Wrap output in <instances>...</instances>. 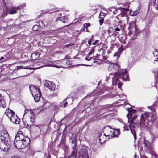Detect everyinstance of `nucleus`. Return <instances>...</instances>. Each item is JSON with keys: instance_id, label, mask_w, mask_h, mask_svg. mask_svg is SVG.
Masks as SVG:
<instances>
[{"instance_id": "f257e3e1", "label": "nucleus", "mask_w": 158, "mask_h": 158, "mask_svg": "<svg viewBox=\"0 0 158 158\" xmlns=\"http://www.w3.org/2000/svg\"><path fill=\"white\" fill-rule=\"evenodd\" d=\"M108 78L112 79L113 83L118 84L119 88L121 86L123 81L129 80V76L126 70H121L117 72L110 73Z\"/></svg>"}, {"instance_id": "f03ea898", "label": "nucleus", "mask_w": 158, "mask_h": 158, "mask_svg": "<svg viewBox=\"0 0 158 158\" xmlns=\"http://www.w3.org/2000/svg\"><path fill=\"white\" fill-rule=\"evenodd\" d=\"M30 142L29 138L25 136L22 131H19L17 133L15 138L14 144L16 148L21 149L27 146Z\"/></svg>"}, {"instance_id": "7ed1b4c3", "label": "nucleus", "mask_w": 158, "mask_h": 158, "mask_svg": "<svg viewBox=\"0 0 158 158\" xmlns=\"http://www.w3.org/2000/svg\"><path fill=\"white\" fill-rule=\"evenodd\" d=\"M11 139L9 135L6 131H2L0 133V149L6 151L10 148Z\"/></svg>"}, {"instance_id": "20e7f679", "label": "nucleus", "mask_w": 158, "mask_h": 158, "mask_svg": "<svg viewBox=\"0 0 158 158\" xmlns=\"http://www.w3.org/2000/svg\"><path fill=\"white\" fill-rule=\"evenodd\" d=\"M29 89L35 101L38 102L41 96V93L39 88L36 86L32 85L29 86Z\"/></svg>"}, {"instance_id": "39448f33", "label": "nucleus", "mask_w": 158, "mask_h": 158, "mask_svg": "<svg viewBox=\"0 0 158 158\" xmlns=\"http://www.w3.org/2000/svg\"><path fill=\"white\" fill-rule=\"evenodd\" d=\"M139 125H140V122L139 123H135L133 121L131 122L129 125L130 130L134 136L135 140L136 139L135 130L139 127Z\"/></svg>"}, {"instance_id": "423d86ee", "label": "nucleus", "mask_w": 158, "mask_h": 158, "mask_svg": "<svg viewBox=\"0 0 158 158\" xmlns=\"http://www.w3.org/2000/svg\"><path fill=\"white\" fill-rule=\"evenodd\" d=\"M44 85L48 88L50 90L54 91L55 89L56 86L55 84L51 81L45 80L44 83Z\"/></svg>"}, {"instance_id": "0eeeda50", "label": "nucleus", "mask_w": 158, "mask_h": 158, "mask_svg": "<svg viewBox=\"0 0 158 158\" xmlns=\"http://www.w3.org/2000/svg\"><path fill=\"white\" fill-rule=\"evenodd\" d=\"M153 119L152 117V114L150 113L146 112L144 114L141 115L140 120H151Z\"/></svg>"}, {"instance_id": "6e6552de", "label": "nucleus", "mask_w": 158, "mask_h": 158, "mask_svg": "<svg viewBox=\"0 0 158 158\" xmlns=\"http://www.w3.org/2000/svg\"><path fill=\"white\" fill-rule=\"evenodd\" d=\"M140 125H144L147 127H150L153 123V119L151 120H140Z\"/></svg>"}, {"instance_id": "1a4fd4ad", "label": "nucleus", "mask_w": 158, "mask_h": 158, "mask_svg": "<svg viewBox=\"0 0 158 158\" xmlns=\"http://www.w3.org/2000/svg\"><path fill=\"white\" fill-rule=\"evenodd\" d=\"M11 121L14 123L18 124L20 122V119L15 114L9 118Z\"/></svg>"}, {"instance_id": "9d476101", "label": "nucleus", "mask_w": 158, "mask_h": 158, "mask_svg": "<svg viewBox=\"0 0 158 158\" xmlns=\"http://www.w3.org/2000/svg\"><path fill=\"white\" fill-rule=\"evenodd\" d=\"M78 158H89L87 152L83 150H81L79 153Z\"/></svg>"}, {"instance_id": "9b49d317", "label": "nucleus", "mask_w": 158, "mask_h": 158, "mask_svg": "<svg viewBox=\"0 0 158 158\" xmlns=\"http://www.w3.org/2000/svg\"><path fill=\"white\" fill-rule=\"evenodd\" d=\"M76 143L74 142V146L72 147L73 151L71 152V154L70 156V158L71 157H74V158H76V156L77 155V150L76 148Z\"/></svg>"}, {"instance_id": "f8f14e48", "label": "nucleus", "mask_w": 158, "mask_h": 158, "mask_svg": "<svg viewBox=\"0 0 158 158\" xmlns=\"http://www.w3.org/2000/svg\"><path fill=\"white\" fill-rule=\"evenodd\" d=\"M15 114V113L13 110L9 108L7 109L5 112V114L9 118H10L11 116H13Z\"/></svg>"}, {"instance_id": "ddd939ff", "label": "nucleus", "mask_w": 158, "mask_h": 158, "mask_svg": "<svg viewBox=\"0 0 158 158\" xmlns=\"http://www.w3.org/2000/svg\"><path fill=\"white\" fill-rule=\"evenodd\" d=\"M119 39L120 41L124 44H126L127 42H128V40L127 37L125 35L120 36Z\"/></svg>"}, {"instance_id": "4468645a", "label": "nucleus", "mask_w": 158, "mask_h": 158, "mask_svg": "<svg viewBox=\"0 0 158 158\" xmlns=\"http://www.w3.org/2000/svg\"><path fill=\"white\" fill-rule=\"evenodd\" d=\"M0 107L3 108H5L6 107V104L3 97L1 94H0Z\"/></svg>"}, {"instance_id": "2eb2a0df", "label": "nucleus", "mask_w": 158, "mask_h": 158, "mask_svg": "<svg viewBox=\"0 0 158 158\" xmlns=\"http://www.w3.org/2000/svg\"><path fill=\"white\" fill-rule=\"evenodd\" d=\"M136 27V26L135 23L134 21H132L129 24V27L128 29L129 31H131L132 30L135 29V28Z\"/></svg>"}, {"instance_id": "dca6fc26", "label": "nucleus", "mask_w": 158, "mask_h": 158, "mask_svg": "<svg viewBox=\"0 0 158 158\" xmlns=\"http://www.w3.org/2000/svg\"><path fill=\"white\" fill-rule=\"evenodd\" d=\"M39 54L38 52L32 53L31 55V59L32 60H36L39 58Z\"/></svg>"}, {"instance_id": "f3484780", "label": "nucleus", "mask_w": 158, "mask_h": 158, "mask_svg": "<svg viewBox=\"0 0 158 158\" xmlns=\"http://www.w3.org/2000/svg\"><path fill=\"white\" fill-rule=\"evenodd\" d=\"M135 34H134V39H136L137 35L140 33V30L137 28V27L135 28Z\"/></svg>"}, {"instance_id": "a211bd4d", "label": "nucleus", "mask_w": 158, "mask_h": 158, "mask_svg": "<svg viewBox=\"0 0 158 158\" xmlns=\"http://www.w3.org/2000/svg\"><path fill=\"white\" fill-rule=\"evenodd\" d=\"M114 67H117V64L110 63L108 67V69L109 71H113V68Z\"/></svg>"}, {"instance_id": "6ab92c4d", "label": "nucleus", "mask_w": 158, "mask_h": 158, "mask_svg": "<svg viewBox=\"0 0 158 158\" xmlns=\"http://www.w3.org/2000/svg\"><path fill=\"white\" fill-rule=\"evenodd\" d=\"M66 98L65 100H63L62 102L60 103L59 105L60 107H65L68 104V102L66 101Z\"/></svg>"}, {"instance_id": "aec40b11", "label": "nucleus", "mask_w": 158, "mask_h": 158, "mask_svg": "<svg viewBox=\"0 0 158 158\" xmlns=\"http://www.w3.org/2000/svg\"><path fill=\"white\" fill-rule=\"evenodd\" d=\"M34 118L32 117H31L30 118V121L29 122V126H30L31 127L33 126L34 124Z\"/></svg>"}, {"instance_id": "412c9836", "label": "nucleus", "mask_w": 158, "mask_h": 158, "mask_svg": "<svg viewBox=\"0 0 158 158\" xmlns=\"http://www.w3.org/2000/svg\"><path fill=\"white\" fill-rule=\"evenodd\" d=\"M90 24L89 23H87L85 24L83 26V27H84L83 31H85L86 32L89 31H88V27H90Z\"/></svg>"}, {"instance_id": "4be33fe9", "label": "nucleus", "mask_w": 158, "mask_h": 158, "mask_svg": "<svg viewBox=\"0 0 158 158\" xmlns=\"http://www.w3.org/2000/svg\"><path fill=\"white\" fill-rule=\"evenodd\" d=\"M15 9H12L10 10L9 11V13L12 14L16 13L17 11L16 10H19L20 9L19 7H17L15 8Z\"/></svg>"}, {"instance_id": "5701e85b", "label": "nucleus", "mask_w": 158, "mask_h": 158, "mask_svg": "<svg viewBox=\"0 0 158 158\" xmlns=\"http://www.w3.org/2000/svg\"><path fill=\"white\" fill-rule=\"evenodd\" d=\"M154 4L155 8L158 10V0H155L154 2Z\"/></svg>"}, {"instance_id": "b1692460", "label": "nucleus", "mask_w": 158, "mask_h": 158, "mask_svg": "<svg viewBox=\"0 0 158 158\" xmlns=\"http://www.w3.org/2000/svg\"><path fill=\"white\" fill-rule=\"evenodd\" d=\"M117 67H114L113 68V71H116L117 70H118V72L119 70H125V69H119V65L117 64Z\"/></svg>"}, {"instance_id": "393cba45", "label": "nucleus", "mask_w": 158, "mask_h": 158, "mask_svg": "<svg viewBox=\"0 0 158 158\" xmlns=\"http://www.w3.org/2000/svg\"><path fill=\"white\" fill-rule=\"evenodd\" d=\"M27 112H28V113L30 112L32 116L34 114L33 112L31 110L28 109V110H27V109H25V111H24V115L25 114H26L27 113Z\"/></svg>"}, {"instance_id": "a878e982", "label": "nucleus", "mask_w": 158, "mask_h": 158, "mask_svg": "<svg viewBox=\"0 0 158 158\" xmlns=\"http://www.w3.org/2000/svg\"><path fill=\"white\" fill-rule=\"evenodd\" d=\"M138 13V11L137 10L135 11L132 12V14L131 12H130V14H131V15L132 16H135Z\"/></svg>"}, {"instance_id": "bb28decb", "label": "nucleus", "mask_w": 158, "mask_h": 158, "mask_svg": "<svg viewBox=\"0 0 158 158\" xmlns=\"http://www.w3.org/2000/svg\"><path fill=\"white\" fill-rule=\"evenodd\" d=\"M39 24L40 27H43L45 26L44 22L42 21H40L39 22Z\"/></svg>"}, {"instance_id": "cd10ccee", "label": "nucleus", "mask_w": 158, "mask_h": 158, "mask_svg": "<svg viewBox=\"0 0 158 158\" xmlns=\"http://www.w3.org/2000/svg\"><path fill=\"white\" fill-rule=\"evenodd\" d=\"M95 46H94L93 47H92L90 49L89 52V53L88 54V55H91L94 52V48Z\"/></svg>"}, {"instance_id": "c85d7f7f", "label": "nucleus", "mask_w": 158, "mask_h": 158, "mask_svg": "<svg viewBox=\"0 0 158 158\" xmlns=\"http://www.w3.org/2000/svg\"><path fill=\"white\" fill-rule=\"evenodd\" d=\"M38 28H39V27H38V25H35L33 26V27L32 28V29H33V31H36L38 29Z\"/></svg>"}, {"instance_id": "c756f323", "label": "nucleus", "mask_w": 158, "mask_h": 158, "mask_svg": "<svg viewBox=\"0 0 158 158\" xmlns=\"http://www.w3.org/2000/svg\"><path fill=\"white\" fill-rule=\"evenodd\" d=\"M106 15V14H105L102 12H101L99 14V18H100V17H101V18H103Z\"/></svg>"}, {"instance_id": "7c9ffc66", "label": "nucleus", "mask_w": 158, "mask_h": 158, "mask_svg": "<svg viewBox=\"0 0 158 158\" xmlns=\"http://www.w3.org/2000/svg\"><path fill=\"white\" fill-rule=\"evenodd\" d=\"M99 18H100V19L99 20V24L100 25H101L103 23L104 19L102 18H101V17H100Z\"/></svg>"}, {"instance_id": "2f4dec72", "label": "nucleus", "mask_w": 158, "mask_h": 158, "mask_svg": "<svg viewBox=\"0 0 158 158\" xmlns=\"http://www.w3.org/2000/svg\"><path fill=\"white\" fill-rule=\"evenodd\" d=\"M153 53L154 56L156 57L158 56V51H157L155 50L153 52Z\"/></svg>"}, {"instance_id": "473e14b6", "label": "nucleus", "mask_w": 158, "mask_h": 158, "mask_svg": "<svg viewBox=\"0 0 158 158\" xmlns=\"http://www.w3.org/2000/svg\"><path fill=\"white\" fill-rule=\"evenodd\" d=\"M146 37H147L149 35V32L148 30H146L144 31Z\"/></svg>"}, {"instance_id": "72a5a7b5", "label": "nucleus", "mask_w": 158, "mask_h": 158, "mask_svg": "<svg viewBox=\"0 0 158 158\" xmlns=\"http://www.w3.org/2000/svg\"><path fill=\"white\" fill-rule=\"evenodd\" d=\"M49 103L48 102H46L43 105V106L45 108H47L49 106Z\"/></svg>"}, {"instance_id": "f704fd0d", "label": "nucleus", "mask_w": 158, "mask_h": 158, "mask_svg": "<svg viewBox=\"0 0 158 158\" xmlns=\"http://www.w3.org/2000/svg\"><path fill=\"white\" fill-rule=\"evenodd\" d=\"M60 106L59 105L55 106L53 108V109L55 111H57V110L60 108Z\"/></svg>"}, {"instance_id": "c9c22d12", "label": "nucleus", "mask_w": 158, "mask_h": 158, "mask_svg": "<svg viewBox=\"0 0 158 158\" xmlns=\"http://www.w3.org/2000/svg\"><path fill=\"white\" fill-rule=\"evenodd\" d=\"M46 66H50V67H56V68H60V66H58L55 65H52V64H48V65H47Z\"/></svg>"}, {"instance_id": "e433bc0d", "label": "nucleus", "mask_w": 158, "mask_h": 158, "mask_svg": "<svg viewBox=\"0 0 158 158\" xmlns=\"http://www.w3.org/2000/svg\"><path fill=\"white\" fill-rule=\"evenodd\" d=\"M92 59V57L89 58V56H87L85 58V59L87 61H90Z\"/></svg>"}, {"instance_id": "4c0bfd02", "label": "nucleus", "mask_w": 158, "mask_h": 158, "mask_svg": "<svg viewBox=\"0 0 158 158\" xmlns=\"http://www.w3.org/2000/svg\"><path fill=\"white\" fill-rule=\"evenodd\" d=\"M35 126L37 127L39 129H40V128L42 127V125H35Z\"/></svg>"}, {"instance_id": "58836bf2", "label": "nucleus", "mask_w": 158, "mask_h": 158, "mask_svg": "<svg viewBox=\"0 0 158 158\" xmlns=\"http://www.w3.org/2000/svg\"><path fill=\"white\" fill-rule=\"evenodd\" d=\"M49 11H48V10H43L42 11L41 13H42L43 14H44V13H47V12H48Z\"/></svg>"}, {"instance_id": "ea45409f", "label": "nucleus", "mask_w": 158, "mask_h": 158, "mask_svg": "<svg viewBox=\"0 0 158 158\" xmlns=\"http://www.w3.org/2000/svg\"><path fill=\"white\" fill-rule=\"evenodd\" d=\"M92 39H89L88 41V43L89 44V45H90L91 44V42H92Z\"/></svg>"}, {"instance_id": "a19ab883", "label": "nucleus", "mask_w": 158, "mask_h": 158, "mask_svg": "<svg viewBox=\"0 0 158 158\" xmlns=\"http://www.w3.org/2000/svg\"><path fill=\"white\" fill-rule=\"evenodd\" d=\"M23 69H33V68H30L29 67V66H28L24 67L23 68Z\"/></svg>"}, {"instance_id": "79ce46f5", "label": "nucleus", "mask_w": 158, "mask_h": 158, "mask_svg": "<svg viewBox=\"0 0 158 158\" xmlns=\"http://www.w3.org/2000/svg\"><path fill=\"white\" fill-rule=\"evenodd\" d=\"M23 67V66H17V68L18 69H22Z\"/></svg>"}, {"instance_id": "37998d69", "label": "nucleus", "mask_w": 158, "mask_h": 158, "mask_svg": "<svg viewBox=\"0 0 158 158\" xmlns=\"http://www.w3.org/2000/svg\"><path fill=\"white\" fill-rule=\"evenodd\" d=\"M60 134H59V133H58L57 135H56V137L55 138L56 140H57L58 138V136L60 135Z\"/></svg>"}, {"instance_id": "c03bdc74", "label": "nucleus", "mask_w": 158, "mask_h": 158, "mask_svg": "<svg viewBox=\"0 0 158 158\" xmlns=\"http://www.w3.org/2000/svg\"><path fill=\"white\" fill-rule=\"evenodd\" d=\"M64 143V141L62 139L60 143L58 145V146H61L62 144H63Z\"/></svg>"}, {"instance_id": "a18cd8bd", "label": "nucleus", "mask_w": 158, "mask_h": 158, "mask_svg": "<svg viewBox=\"0 0 158 158\" xmlns=\"http://www.w3.org/2000/svg\"><path fill=\"white\" fill-rule=\"evenodd\" d=\"M153 156L154 158H158V155L156 154H154Z\"/></svg>"}, {"instance_id": "49530a36", "label": "nucleus", "mask_w": 158, "mask_h": 158, "mask_svg": "<svg viewBox=\"0 0 158 158\" xmlns=\"http://www.w3.org/2000/svg\"><path fill=\"white\" fill-rule=\"evenodd\" d=\"M98 41V40H96L94 42H93V44L94 45H95L97 44V43Z\"/></svg>"}, {"instance_id": "de8ad7c7", "label": "nucleus", "mask_w": 158, "mask_h": 158, "mask_svg": "<svg viewBox=\"0 0 158 158\" xmlns=\"http://www.w3.org/2000/svg\"><path fill=\"white\" fill-rule=\"evenodd\" d=\"M114 133H115L114 132H113L112 135H111V136L112 137H117L116 135H115Z\"/></svg>"}, {"instance_id": "09e8293b", "label": "nucleus", "mask_w": 158, "mask_h": 158, "mask_svg": "<svg viewBox=\"0 0 158 158\" xmlns=\"http://www.w3.org/2000/svg\"><path fill=\"white\" fill-rule=\"evenodd\" d=\"M115 30L116 31H119L120 30V29L118 27H116L115 29Z\"/></svg>"}, {"instance_id": "8fccbe9b", "label": "nucleus", "mask_w": 158, "mask_h": 158, "mask_svg": "<svg viewBox=\"0 0 158 158\" xmlns=\"http://www.w3.org/2000/svg\"><path fill=\"white\" fill-rule=\"evenodd\" d=\"M69 44H67V45H65L64 47V48H68V47H69Z\"/></svg>"}, {"instance_id": "3c124183", "label": "nucleus", "mask_w": 158, "mask_h": 158, "mask_svg": "<svg viewBox=\"0 0 158 158\" xmlns=\"http://www.w3.org/2000/svg\"><path fill=\"white\" fill-rule=\"evenodd\" d=\"M156 57L157 58L155 59L154 60V61L158 62V56Z\"/></svg>"}, {"instance_id": "603ef678", "label": "nucleus", "mask_w": 158, "mask_h": 158, "mask_svg": "<svg viewBox=\"0 0 158 158\" xmlns=\"http://www.w3.org/2000/svg\"><path fill=\"white\" fill-rule=\"evenodd\" d=\"M75 45V44L74 43L70 44V47L73 46H74Z\"/></svg>"}, {"instance_id": "864d4df0", "label": "nucleus", "mask_w": 158, "mask_h": 158, "mask_svg": "<svg viewBox=\"0 0 158 158\" xmlns=\"http://www.w3.org/2000/svg\"><path fill=\"white\" fill-rule=\"evenodd\" d=\"M82 65L84 66H90V65H85V64H82Z\"/></svg>"}, {"instance_id": "5fc2aeb1", "label": "nucleus", "mask_w": 158, "mask_h": 158, "mask_svg": "<svg viewBox=\"0 0 158 158\" xmlns=\"http://www.w3.org/2000/svg\"><path fill=\"white\" fill-rule=\"evenodd\" d=\"M129 114H128L127 115V118H128V120H129Z\"/></svg>"}, {"instance_id": "6e6d98bb", "label": "nucleus", "mask_w": 158, "mask_h": 158, "mask_svg": "<svg viewBox=\"0 0 158 158\" xmlns=\"http://www.w3.org/2000/svg\"><path fill=\"white\" fill-rule=\"evenodd\" d=\"M3 59H4V58L2 56L1 57L0 59V60H3Z\"/></svg>"}, {"instance_id": "4d7b16f0", "label": "nucleus", "mask_w": 158, "mask_h": 158, "mask_svg": "<svg viewBox=\"0 0 158 158\" xmlns=\"http://www.w3.org/2000/svg\"><path fill=\"white\" fill-rule=\"evenodd\" d=\"M76 31L77 32V35H79L80 34V32H79L78 31Z\"/></svg>"}, {"instance_id": "13d9d810", "label": "nucleus", "mask_w": 158, "mask_h": 158, "mask_svg": "<svg viewBox=\"0 0 158 158\" xmlns=\"http://www.w3.org/2000/svg\"><path fill=\"white\" fill-rule=\"evenodd\" d=\"M117 11L116 10H115L113 12V13L114 14H116L115 12H116Z\"/></svg>"}, {"instance_id": "bf43d9fd", "label": "nucleus", "mask_w": 158, "mask_h": 158, "mask_svg": "<svg viewBox=\"0 0 158 158\" xmlns=\"http://www.w3.org/2000/svg\"><path fill=\"white\" fill-rule=\"evenodd\" d=\"M12 158H20V157H12Z\"/></svg>"}, {"instance_id": "052dcab7", "label": "nucleus", "mask_w": 158, "mask_h": 158, "mask_svg": "<svg viewBox=\"0 0 158 158\" xmlns=\"http://www.w3.org/2000/svg\"><path fill=\"white\" fill-rule=\"evenodd\" d=\"M108 34L110 33V30H108Z\"/></svg>"}, {"instance_id": "680f3d73", "label": "nucleus", "mask_w": 158, "mask_h": 158, "mask_svg": "<svg viewBox=\"0 0 158 158\" xmlns=\"http://www.w3.org/2000/svg\"><path fill=\"white\" fill-rule=\"evenodd\" d=\"M116 53H115V54H114V55H113V56H116Z\"/></svg>"}, {"instance_id": "e2e57ef3", "label": "nucleus", "mask_w": 158, "mask_h": 158, "mask_svg": "<svg viewBox=\"0 0 158 158\" xmlns=\"http://www.w3.org/2000/svg\"><path fill=\"white\" fill-rule=\"evenodd\" d=\"M127 110L129 112V108H127Z\"/></svg>"}, {"instance_id": "0e129e2a", "label": "nucleus", "mask_w": 158, "mask_h": 158, "mask_svg": "<svg viewBox=\"0 0 158 158\" xmlns=\"http://www.w3.org/2000/svg\"><path fill=\"white\" fill-rule=\"evenodd\" d=\"M61 20V21H62V22H65L64 20V21H62V20Z\"/></svg>"}, {"instance_id": "69168bd1", "label": "nucleus", "mask_w": 158, "mask_h": 158, "mask_svg": "<svg viewBox=\"0 0 158 158\" xmlns=\"http://www.w3.org/2000/svg\"><path fill=\"white\" fill-rule=\"evenodd\" d=\"M96 62H97V61H94V63H95Z\"/></svg>"}, {"instance_id": "338daca9", "label": "nucleus", "mask_w": 158, "mask_h": 158, "mask_svg": "<svg viewBox=\"0 0 158 158\" xmlns=\"http://www.w3.org/2000/svg\"><path fill=\"white\" fill-rule=\"evenodd\" d=\"M100 140H101V139H100V138H99V140L100 141Z\"/></svg>"}, {"instance_id": "774afa93", "label": "nucleus", "mask_w": 158, "mask_h": 158, "mask_svg": "<svg viewBox=\"0 0 158 158\" xmlns=\"http://www.w3.org/2000/svg\"><path fill=\"white\" fill-rule=\"evenodd\" d=\"M105 136H107L106 135H105V134H104Z\"/></svg>"}]
</instances>
